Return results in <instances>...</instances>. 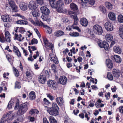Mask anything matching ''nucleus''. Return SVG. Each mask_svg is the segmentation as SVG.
Segmentation results:
<instances>
[{
    "mask_svg": "<svg viewBox=\"0 0 123 123\" xmlns=\"http://www.w3.org/2000/svg\"><path fill=\"white\" fill-rule=\"evenodd\" d=\"M29 105V103L27 102L19 105V101L18 99H17L14 109L18 110L17 115L21 116L25 113L28 108Z\"/></svg>",
    "mask_w": 123,
    "mask_h": 123,
    "instance_id": "nucleus-1",
    "label": "nucleus"
},
{
    "mask_svg": "<svg viewBox=\"0 0 123 123\" xmlns=\"http://www.w3.org/2000/svg\"><path fill=\"white\" fill-rule=\"evenodd\" d=\"M59 107L55 103H53L52 107H48L47 108V111L50 115L54 116H57L58 114Z\"/></svg>",
    "mask_w": 123,
    "mask_h": 123,
    "instance_id": "nucleus-2",
    "label": "nucleus"
},
{
    "mask_svg": "<svg viewBox=\"0 0 123 123\" xmlns=\"http://www.w3.org/2000/svg\"><path fill=\"white\" fill-rule=\"evenodd\" d=\"M5 37L2 33L0 34V42L2 43L6 41L10 43L11 41V36L9 32L8 31H6L5 33Z\"/></svg>",
    "mask_w": 123,
    "mask_h": 123,
    "instance_id": "nucleus-3",
    "label": "nucleus"
},
{
    "mask_svg": "<svg viewBox=\"0 0 123 123\" xmlns=\"http://www.w3.org/2000/svg\"><path fill=\"white\" fill-rule=\"evenodd\" d=\"M93 29L94 32L98 35H102L103 32L102 28L98 24L95 25L93 26Z\"/></svg>",
    "mask_w": 123,
    "mask_h": 123,
    "instance_id": "nucleus-4",
    "label": "nucleus"
},
{
    "mask_svg": "<svg viewBox=\"0 0 123 123\" xmlns=\"http://www.w3.org/2000/svg\"><path fill=\"white\" fill-rule=\"evenodd\" d=\"M98 44L101 48H104L106 51H108L109 50V44L105 41L102 42L100 40L98 41Z\"/></svg>",
    "mask_w": 123,
    "mask_h": 123,
    "instance_id": "nucleus-5",
    "label": "nucleus"
},
{
    "mask_svg": "<svg viewBox=\"0 0 123 123\" xmlns=\"http://www.w3.org/2000/svg\"><path fill=\"white\" fill-rule=\"evenodd\" d=\"M48 84L49 87L54 90L56 89L57 87V83L54 80H49L48 81Z\"/></svg>",
    "mask_w": 123,
    "mask_h": 123,
    "instance_id": "nucleus-6",
    "label": "nucleus"
},
{
    "mask_svg": "<svg viewBox=\"0 0 123 123\" xmlns=\"http://www.w3.org/2000/svg\"><path fill=\"white\" fill-rule=\"evenodd\" d=\"M12 111H9L6 114H5L3 116L4 117V119H6V117H8L7 120H12V119L14 118V117L15 114H14L12 113Z\"/></svg>",
    "mask_w": 123,
    "mask_h": 123,
    "instance_id": "nucleus-7",
    "label": "nucleus"
},
{
    "mask_svg": "<svg viewBox=\"0 0 123 123\" xmlns=\"http://www.w3.org/2000/svg\"><path fill=\"white\" fill-rule=\"evenodd\" d=\"M105 37L107 41L109 42H111L110 45V47H112L115 43L114 41H112L113 37L112 35L111 34H107L106 36Z\"/></svg>",
    "mask_w": 123,
    "mask_h": 123,
    "instance_id": "nucleus-8",
    "label": "nucleus"
},
{
    "mask_svg": "<svg viewBox=\"0 0 123 123\" xmlns=\"http://www.w3.org/2000/svg\"><path fill=\"white\" fill-rule=\"evenodd\" d=\"M2 20L4 22H10L12 21L11 17L8 15H3L1 16Z\"/></svg>",
    "mask_w": 123,
    "mask_h": 123,
    "instance_id": "nucleus-9",
    "label": "nucleus"
},
{
    "mask_svg": "<svg viewBox=\"0 0 123 123\" xmlns=\"http://www.w3.org/2000/svg\"><path fill=\"white\" fill-rule=\"evenodd\" d=\"M43 40L45 45L47 47H49L51 50H53L54 47V45L51 43H49L47 39L46 38H43Z\"/></svg>",
    "mask_w": 123,
    "mask_h": 123,
    "instance_id": "nucleus-10",
    "label": "nucleus"
},
{
    "mask_svg": "<svg viewBox=\"0 0 123 123\" xmlns=\"http://www.w3.org/2000/svg\"><path fill=\"white\" fill-rule=\"evenodd\" d=\"M28 6L29 9L32 10L36 9L38 6L36 3L34 1H31L29 3Z\"/></svg>",
    "mask_w": 123,
    "mask_h": 123,
    "instance_id": "nucleus-11",
    "label": "nucleus"
},
{
    "mask_svg": "<svg viewBox=\"0 0 123 123\" xmlns=\"http://www.w3.org/2000/svg\"><path fill=\"white\" fill-rule=\"evenodd\" d=\"M105 26L106 29L109 31H111L113 29L112 24L109 22H107L105 23Z\"/></svg>",
    "mask_w": 123,
    "mask_h": 123,
    "instance_id": "nucleus-12",
    "label": "nucleus"
},
{
    "mask_svg": "<svg viewBox=\"0 0 123 123\" xmlns=\"http://www.w3.org/2000/svg\"><path fill=\"white\" fill-rule=\"evenodd\" d=\"M58 6L57 12L61 11L62 8L64 6V4L63 1L62 0H58Z\"/></svg>",
    "mask_w": 123,
    "mask_h": 123,
    "instance_id": "nucleus-13",
    "label": "nucleus"
},
{
    "mask_svg": "<svg viewBox=\"0 0 123 123\" xmlns=\"http://www.w3.org/2000/svg\"><path fill=\"white\" fill-rule=\"evenodd\" d=\"M111 58L113 61H115L118 63H120L122 61V60L120 57L117 55H114V56H111Z\"/></svg>",
    "mask_w": 123,
    "mask_h": 123,
    "instance_id": "nucleus-14",
    "label": "nucleus"
},
{
    "mask_svg": "<svg viewBox=\"0 0 123 123\" xmlns=\"http://www.w3.org/2000/svg\"><path fill=\"white\" fill-rule=\"evenodd\" d=\"M41 12L44 15H48L50 13V11L48 8L45 6H43L40 8Z\"/></svg>",
    "mask_w": 123,
    "mask_h": 123,
    "instance_id": "nucleus-15",
    "label": "nucleus"
},
{
    "mask_svg": "<svg viewBox=\"0 0 123 123\" xmlns=\"http://www.w3.org/2000/svg\"><path fill=\"white\" fill-rule=\"evenodd\" d=\"M50 59L51 61H53L54 63L56 64H57L58 62V59L56 56H54V55L53 54L50 53L49 54Z\"/></svg>",
    "mask_w": 123,
    "mask_h": 123,
    "instance_id": "nucleus-16",
    "label": "nucleus"
},
{
    "mask_svg": "<svg viewBox=\"0 0 123 123\" xmlns=\"http://www.w3.org/2000/svg\"><path fill=\"white\" fill-rule=\"evenodd\" d=\"M80 22L81 25L84 27L86 26L88 24L87 20L86 18H80Z\"/></svg>",
    "mask_w": 123,
    "mask_h": 123,
    "instance_id": "nucleus-17",
    "label": "nucleus"
},
{
    "mask_svg": "<svg viewBox=\"0 0 123 123\" xmlns=\"http://www.w3.org/2000/svg\"><path fill=\"white\" fill-rule=\"evenodd\" d=\"M67 81V78L64 76H61L59 79L60 83L62 85H65L66 84Z\"/></svg>",
    "mask_w": 123,
    "mask_h": 123,
    "instance_id": "nucleus-18",
    "label": "nucleus"
},
{
    "mask_svg": "<svg viewBox=\"0 0 123 123\" xmlns=\"http://www.w3.org/2000/svg\"><path fill=\"white\" fill-rule=\"evenodd\" d=\"M64 34V32L62 30L56 31L54 33L55 36L56 37H60Z\"/></svg>",
    "mask_w": 123,
    "mask_h": 123,
    "instance_id": "nucleus-19",
    "label": "nucleus"
},
{
    "mask_svg": "<svg viewBox=\"0 0 123 123\" xmlns=\"http://www.w3.org/2000/svg\"><path fill=\"white\" fill-rule=\"evenodd\" d=\"M19 6L20 8L23 11H25L27 9V4L25 2H21Z\"/></svg>",
    "mask_w": 123,
    "mask_h": 123,
    "instance_id": "nucleus-20",
    "label": "nucleus"
},
{
    "mask_svg": "<svg viewBox=\"0 0 123 123\" xmlns=\"http://www.w3.org/2000/svg\"><path fill=\"white\" fill-rule=\"evenodd\" d=\"M42 18L44 21H46L48 24H49V22L51 20V17L48 15H42L41 16Z\"/></svg>",
    "mask_w": 123,
    "mask_h": 123,
    "instance_id": "nucleus-21",
    "label": "nucleus"
},
{
    "mask_svg": "<svg viewBox=\"0 0 123 123\" xmlns=\"http://www.w3.org/2000/svg\"><path fill=\"white\" fill-rule=\"evenodd\" d=\"M71 9L73 11H77L78 10L77 6L74 3H72L70 5Z\"/></svg>",
    "mask_w": 123,
    "mask_h": 123,
    "instance_id": "nucleus-22",
    "label": "nucleus"
},
{
    "mask_svg": "<svg viewBox=\"0 0 123 123\" xmlns=\"http://www.w3.org/2000/svg\"><path fill=\"white\" fill-rule=\"evenodd\" d=\"M106 63L109 68H112L113 66V64L111 60L109 59H107L106 61Z\"/></svg>",
    "mask_w": 123,
    "mask_h": 123,
    "instance_id": "nucleus-23",
    "label": "nucleus"
},
{
    "mask_svg": "<svg viewBox=\"0 0 123 123\" xmlns=\"http://www.w3.org/2000/svg\"><path fill=\"white\" fill-rule=\"evenodd\" d=\"M113 74L114 77L118 78L120 76V71L119 70L114 69L113 70Z\"/></svg>",
    "mask_w": 123,
    "mask_h": 123,
    "instance_id": "nucleus-24",
    "label": "nucleus"
},
{
    "mask_svg": "<svg viewBox=\"0 0 123 123\" xmlns=\"http://www.w3.org/2000/svg\"><path fill=\"white\" fill-rule=\"evenodd\" d=\"M56 101L58 105L62 106L63 103V98L61 97H57L56 98Z\"/></svg>",
    "mask_w": 123,
    "mask_h": 123,
    "instance_id": "nucleus-25",
    "label": "nucleus"
},
{
    "mask_svg": "<svg viewBox=\"0 0 123 123\" xmlns=\"http://www.w3.org/2000/svg\"><path fill=\"white\" fill-rule=\"evenodd\" d=\"M14 39L18 40L19 41H21L24 39V37H22V35L20 34L18 35V34L15 33L14 35Z\"/></svg>",
    "mask_w": 123,
    "mask_h": 123,
    "instance_id": "nucleus-26",
    "label": "nucleus"
},
{
    "mask_svg": "<svg viewBox=\"0 0 123 123\" xmlns=\"http://www.w3.org/2000/svg\"><path fill=\"white\" fill-rule=\"evenodd\" d=\"M113 50L115 52L118 54H121L122 52V49L120 47L114 46L113 48Z\"/></svg>",
    "mask_w": 123,
    "mask_h": 123,
    "instance_id": "nucleus-27",
    "label": "nucleus"
},
{
    "mask_svg": "<svg viewBox=\"0 0 123 123\" xmlns=\"http://www.w3.org/2000/svg\"><path fill=\"white\" fill-rule=\"evenodd\" d=\"M38 79L39 82L42 84H44L46 80V78L43 77V75L40 76L38 77Z\"/></svg>",
    "mask_w": 123,
    "mask_h": 123,
    "instance_id": "nucleus-28",
    "label": "nucleus"
},
{
    "mask_svg": "<svg viewBox=\"0 0 123 123\" xmlns=\"http://www.w3.org/2000/svg\"><path fill=\"white\" fill-rule=\"evenodd\" d=\"M29 96L31 100H33L35 99L36 97L35 92L33 91H31L30 93Z\"/></svg>",
    "mask_w": 123,
    "mask_h": 123,
    "instance_id": "nucleus-29",
    "label": "nucleus"
},
{
    "mask_svg": "<svg viewBox=\"0 0 123 123\" xmlns=\"http://www.w3.org/2000/svg\"><path fill=\"white\" fill-rule=\"evenodd\" d=\"M108 17L111 20H115L116 19L115 14L112 12H110L108 14Z\"/></svg>",
    "mask_w": 123,
    "mask_h": 123,
    "instance_id": "nucleus-30",
    "label": "nucleus"
},
{
    "mask_svg": "<svg viewBox=\"0 0 123 123\" xmlns=\"http://www.w3.org/2000/svg\"><path fill=\"white\" fill-rule=\"evenodd\" d=\"M17 24H20L21 25H26L27 24V22L26 20H18L16 22Z\"/></svg>",
    "mask_w": 123,
    "mask_h": 123,
    "instance_id": "nucleus-31",
    "label": "nucleus"
},
{
    "mask_svg": "<svg viewBox=\"0 0 123 123\" xmlns=\"http://www.w3.org/2000/svg\"><path fill=\"white\" fill-rule=\"evenodd\" d=\"M58 0L55 1L50 5L51 7L53 8H55L57 11L58 6Z\"/></svg>",
    "mask_w": 123,
    "mask_h": 123,
    "instance_id": "nucleus-32",
    "label": "nucleus"
},
{
    "mask_svg": "<svg viewBox=\"0 0 123 123\" xmlns=\"http://www.w3.org/2000/svg\"><path fill=\"white\" fill-rule=\"evenodd\" d=\"M32 10V13L33 16L36 17L39 16L40 14L38 13V10L36 9Z\"/></svg>",
    "mask_w": 123,
    "mask_h": 123,
    "instance_id": "nucleus-33",
    "label": "nucleus"
},
{
    "mask_svg": "<svg viewBox=\"0 0 123 123\" xmlns=\"http://www.w3.org/2000/svg\"><path fill=\"white\" fill-rule=\"evenodd\" d=\"M39 113V111L36 109H31L29 112V114L31 115L34 114H37Z\"/></svg>",
    "mask_w": 123,
    "mask_h": 123,
    "instance_id": "nucleus-34",
    "label": "nucleus"
},
{
    "mask_svg": "<svg viewBox=\"0 0 123 123\" xmlns=\"http://www.w3.org/2000/svg\"><path fill=\"white\" fill-rule=\"evenodd\" d=\"M105 4L106 6L108 9H112L113 5L111 3L108 2H105Z\"/></svg>",
    "mask_w": 123,
    "mask_h": 123,
    "instance_id": "nucleus-35",
    "label": "nucleus"
},
{
    "mask_svg": "<svg viewBox=\"0 0 123 123\" xmlns=\"http://www.w3.org/2000/svg\"><path fill=\"white\" fill-rule=\"evenodd\" d=\"M49 119L50 123H57V120L53 116H49Z\"/></svg>",
    "mask_w": 123,
    "mask_h": 123,
    "instance_id": "nucleus-36",
    "label": "nucleus"
},
{
    "mask_svg": "<svg viewBox=\"0 0 123 123\" xmlns=\"http://www.w3.org/2000/svg\"><path fill=\"white\" fill-rule=\"evenodd\" d=\"M119 33L121 38L123 39V25L119 28Z\"/></svg>",
    "mask_w": 123,
    "mask_h": 123,
    "instance_id": "nucleus-37",
    "label": "nucleus"
},
{
    "mask_svg": "<svg viewBox=\"0 0 123 123\" xmlns=\"http://www.w3.org/2000/svg\"><path fill=\"white\" fill-rule=\"evenodd\" d=\"M13 71L15 76L18 77L19 75V73L18 71L14 67H13Z\"/></svg>",
    "mask_w": 123,
    "mask_h": 123,
    "instance_id": "nucleus-38",
    "label": "nucleus"
},
{
    "mask_svg": "<svg viewBox=\"0 0 123 123\" xmlns=\"http://www.w3.org/2000/svg\"><path fill=\"white\" fill-rule=\"evenodd\" d=\"M27 79L28 80H30L32 78V76L31 75L30 72L29 71H27L26 72Z\"/></svg>",
    "mask_w": 123,
    "mask_h": 123,
    "instance_id": "nucleus-39",
    "label": "nucleus"
},
{
    "mask_svg": "<svg viewBox=\"0 0 123 123\" xmlns=\"http://www.w3.org/2000/svg\"><path fill=\"white\" fill-rule=\"evenodd\" d=\"M100 10L102 12V13H105L106 12V10L105 7L103 6H100L99 7Z\"/></svg>",
    "mask_w": 123,
    "mask_h": 123,
    "instance_id": "nucleus-40",
    "label": "nucleus"
},
{
    "mask_svg": "<svg viewBox=\"0 0 123 123\" xmlns=\"http://www.w3.org/2000/svg\"><path fill=\"white\" fill-rule=\"evenodd\" d=\"M43 27L47 29V30L48 32V33L49 34H50L52 33V29L51 28L49 27L48 26L46 25H43Z\"/></svg>",
    "mask_w": 123,
    "mask_h": 123,
    "instance_id": "nucleus-41",
    "label": "nucleus"
},
{
    "mask_svg": "<svg viewBox=\"0 0 123 123\" xmlns=\"http://www.w3.org/2000/svg\"><path fill=\"white\" fill-rule=\"evenodd\" d=\"M65 120L64 121V123H71L72 121L68 116H66L65 118Z\"/></svg>",
    "mask_w": 123,
    "mask_h": 123,
    "instance_id": "nucleus-42",
    "label": "nucleus"
},
{
    "mask_svg": "<svg viewBox=\"0 0 123 123\" xmlns=\"http://www.w3.org/2000/svg\"><path fill=\"white\" fill-rule=\"evenodd\" d=\"M74 22L73 25H77L78 22V17L77 16H75L74 17Z\"/></svg>",
    "mask_w": 123,
    "mask_h": 123,
    "instance_id": "nucleus-43",
    "label": "nucleus"
},
{
    "mask_svg": "<svg viewBox=\"0 0 123 123\" xmlns=\"http://www.w3.org/2000/svg\"><path fill=\"white\" fill-rule=\"evenodd\" d=\"M36 25H37L39 26H43L44 25V24L41 21H37L35 22Z\"/></svg>",
    "mask_w": 123,
    "mask_h": 123,
    "instance_id": "nucleus-44",
    "label": "nucleus"
},
{
    "mask_svg": "<svg viewBox=\"0 0 123 123\" xmlns=\"http://www.w3.org/2000/svg\"><path fill=\"white\" fill-rule=\"evenodd\" d=\"M43 104L49 105L50 104V103L46 98H44L43 101Z\"/></svg>",
    "mask_w": 123,
    "mask_h": 123,
    "instance_id": "nucleus-45",
    "label": "nucleus"
},
{
    "mask_svg": "<svg viewBox=\"0 0 123 123\" xmlns=\"http://www.w3.org/2000/svg\"><path fill=\"white\" fill-rule=\"evenodd\" d=\"M107 76L108 79L112 80L113 79V77L111 73L110 72H109L108 73Z\"/></svg>",
    "mask_w": 123,
    "mask_h": 123,
    "instance_id": "nucleus-46",
    "label": "nucleus"
},
{
    "mask_svg": "<svg viewBox=\"0 0 123 123\" xmlns=\"http://www.w3.org/2000/svg\"><path fill=\"white\" fill-rule=\"evenodd\" d=\"M118 21L120 23H123V16L122 15H120L118 16Z\"/></svg>",
    "mask_w": 123,
    "mask_h": 123,
    "instance_id": "nucleus-47",
    "label": "nucleus"
},
{
    "mask_svg": "<svg viewBox=\"0 0 123 123\" xmlns=\"http://www.w3.org/2000/svg\"><path fill=\"white\" fill-rule=\"evenodd\" d=\"M18 31L21 33H23L25 32V29L22 27H19Z\"/></svg>",
    "mask_w": 123,
    "mask_h": 123,
    "instance_id": "nucleus-48",
    "label": "nucleus"
},
{
    "mask_svg": "<svg viewBox=\"0 0 123 123\" xmlns=\"http://www.w3.org/2000/svg\"><path fill=\"white\" fill-rule=\"evenodd\" d=\"M37 39L35 38H33L31 42V43L32 45H33L34 44H37Z\"/></svg>",
    "mask_w": 123,
    "mask_h": 123,
    "instance_id": "nucleus-49",
    "label": "nucleus"
},
{
    "mask_svg": "<svg viewBox=\"0 0 123 123\" xmlns=\"http://www.w3.org/2000/svg\"><path fill=\"white\" fill-rule=\"evenodd\" d=\"M23 121V117H18L15 120V122L17 123L22 122Z\"/></svg>",
    "mask_w": 123,
    "mask_h": 123,
    "instance_id": "nucleus-50",
    "label": "nucleus"
},
{
    "mask_svg": "<svg viewBox=\"0 0 123 123\" xmlns=\"http://www.w3.org/2000/svg\"><path fill=\"white\" fill-rule=\"evenodd\" d=\"M69 35L72 36L76 37L79 36V33L77 32L70 33Z\"/></svg>",
    "mask_w": 123,
    "mask_h": 123,
    "instance_id": "nucleus-51",
    "label": "nucleus"
},
{
    "mask_svg": "<svg viewBox=\"0 0 123 123\" xmlns=\"http://www.w3.org/2000/svg\"><path fill=\"white\" fill-rule=\"evenodd\" d=\"M15 87L18 88H20L21 87L20 82L18 81H16L15 83Z\"/></svg>",
    "mask_w": 123,
    "mask_h": 123,
    "instance_id": "nucleus-52",
    "label": "nucleus"
},
{
    "mask_svg": "<svg viewBox=\"0 0 123 123\" xmlns=\"http://www.w3.org/2000/svg\"><path fill=\"white\" fill-rule=\"evenodd\" d=\"M4 23V25L5 27L9 28L11 26V23L10 22H5Z\"/></svg>",
    "mask_w": 123,
    "mask_h": 123,
    "instance_id": "nucleus-53",
    "label": "nucleus"
},
{
    "mask_svg": "<svg viewBox=\"0 0 123 123\" xmlns=\"http://www.w3.org/2000/svg\"><path fill=\"white\" fill-rule=\"evenodd\" d=\"M74 25H73L71 26V27L73 29H75L77 30L78 31L80 32L81 31V30L80 29L79 27L77 26H74Z\"/></svg>",
    "mask_w": 123,
    "mask_h": 123,
    "instance_id": "nucleus-54",
    "label": "nucleus"
},
{
    "mask_svg": "<svg viewBox=\"0 0 123 123\" xmlns=\"http://www.w3.org/2000/svg\"><path fill=\"white\" fill-rule=\"evenodd\" d=\"M12 105L13 104L12 102L11 101H10L9 102L7 106V108L8 109H11V108H12Z\"/></svg>",
    "mask_w": 123,
    "mask_h": 123,
    "instance_id": "nucleus-55",
    "label": "nucleus"
},
{
    "mask_svg": "<svg viewBox=\"0 0 123 123\" xmlns=\"http://www.w3.org/2000/svg\"><path fill=\"white\" fill-rule=\"evenodd\" d=\"M118 109L119 112L123 114V106H121L119 107Z\"/></svg>",
    "mask_w": 123,
    "mask_h": 123,
    "instance_id": "nucleus-56",
    "label": "nucleus"
},
{
    "mask_svg": "<svg viewBox=\"0 0 123 123\" xmlns=\"http://www.w3.org/2000/svg\"><path fill=\"white\" fill-rule=\"evenodd\" d=\"M14 53L18 57H21V53L19 50H18V51H17Z\"/></svg>",
    "mask_w": 123,
    "mask_h": 123,
    "instance_id": "nucleus-57",
    "label": "nucleus"
},
{
    "mask_svg": "<svg viewBox=\"0 0 123 123\" xmlns=\"http://www.w3.org/2000/svg\"><path fill=\"white\" fill-rule=\"evenodd\" d=\"M88 2L90 5H93L95 3V0H88Z\"/></svg>",
    "mask_w": 123,
    "mask_h": 123,
    "instance_id": "nucleus-58",
    "label": "nucleus"
},
{
    "mask_svg": "<svg viewBox=\"0 0 123 123\" xmlns=\"http://www.w3.org/2000/svg\"><path fill=\"white\" fill-rule=\"evenodd\" d=\"M6 119H4V117L3 116L2 117L0 120V123H5L6 122Z\"/></svg>",
    "mask_w": 123,
    "mask_h": 123,
    "instance_id": "nucleus-59",
    "label": "nucleus"
},
{
    "mask_svg": "<svg viewBox=\"0 0 123 123\" xmlns=\"http://www.w3.org/2000/svg\"><path fill=\"white\" fill-rule=\"evenodd\" d=\"M18 50H19L18 48L16 46H13V51L14 52H15L17 51H18Z\"/></svg>",
    "mask_w": 123,
    "mask_h": 123,
    "instance_id": "nucleus-60",
    "label": "nucleus"
},
{
    "mask_svg": "<svg viewBox=\"0 0 123 123\" xmlns=\"http://www.w3.org/2000/svg\"><path fill=\"white\" fill-rule=\"evenodd\" d=\"M72 0H64V3L66 4H68L71 3Z\"/></svg>",
    "mask_w": 123,
    "mask_h": 123,
    "instance_id": "nucleus-61",
    "label": "nucleus"
},
{
    "mask_svg": "<svg viewBox=\"0 0 123 123\" xmlns=\"http://www.w3.org/2000/svg\"><path fill=\"white\" fill-rule=\"evenodd\" d=\"M37 3L40 5H42L43 3V0H36Z\"/></svg>",
    "mask_w": 123,
    "mask_h": 123,
    "instance_id": "nucleus-62",
    "label": "nucleus"
},
{
    "mask_svg": "<svg viewBox=\"0 0 123 123\" xmlns=\"http://www.w3.org/2000/svg\"><path fill=\"white\" fill-rule=\"evenodd\" d=\"M36 55H34L33 56L34 59H35L39 55V53L38 51H37L36 52Z\"/></svg>",
    "mask_w": 123,
    "mask_h": 123,
    "instance_id": "nucleus-63",
    "label": "nucleus"
},
{
    "mask_svg": "<svg viewBox=\"0 0 123 123\" xmlns=\"http://www.w3.org/2000/svg\"><path fill=\"white\" fill-rule=\"evenodd\" d=\"M47 97L51 100H52L54 99V97L50 94H47Z\"/></svg>",
    "mask_w": 123,
    "mask_h": 123,
    "instance_id": "nucleus-64",
    "label": "nucleus"
}]
</instances>
